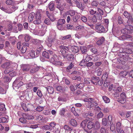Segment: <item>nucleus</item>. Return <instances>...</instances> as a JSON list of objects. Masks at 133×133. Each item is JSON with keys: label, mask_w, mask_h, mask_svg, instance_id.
<instances>
[{"label": "nucleus", "mask_w": 133, "mask_h": 133, "mask_svg": "<svg viewBox=\"0 0 133 133\" xmlns=\"http://www.w3.org/2000/svg\"><path fill=\"white\" fill-rule=\"evenodd\" d=\"M84 101L86 102L85 103L86 107L89 110L92 109L93 107L98 105L97 102L92 98H85Z\"/></svg>", "instance_id": "1"}, {"label": "nucleus", "mask_w": 133, "mask_h": 133, "mask_svg": "<svg viewBox=\"0 0 133 133\" xmlns=\"http://www.w3.org/2000/svg\"><path fill=\"white\" fill-rule=\"evenodd\" d=\"M55 41V36H50L48 39V41L46 43L47 45L52 49H54Z\"/></svg>", "instance_id": "2"}, {"label": "nucleus", "mask_w": 133, "mask_h": 133, "mask_svg": "<svg viewBox=\"0 0 133 133\" xmlns=\"http://www.w3.org/2000/svg\"><path fill=\"white\" fill-rule=\"evenodd\" d=\"M67 49L68 50V46L61 45L59 46L58 49V50L59 54H61L64 58L66 57V50H67Z\"/></svg>", "instance_id": "3"}, {"label": "nucleus", "mask_w": 133, "mask_h": 133, "mask_svg": "<svg viewBox=\"0 0 133 133\" xmlns=\"http://www.w3.org/2000/svg\"><path fill=\"white\" fill-rule=\"evenodd\" d=\"M129 50H131L127 49H122L119 50L120 52L118 54V55L121 58H124V57H127L125 54H128L130 53L129 52Z\"/></svg>", "instance_id": "4"}, {"label": "nucleus", "mask_w": 133, "mask_h": 133, "mask_svg": "<svg viewBox=\"0 0 133 133\" xmlns=\"http://www.w3.org/2000/svg\"><path fill=\"white\" fill-rule=\"evenodd\" d=\"M41 14L39 11L37 12L36 14L35 19L33 21V23L35 24H40L41 22Z\"/></svg>", "instance_id": "5"}, {"label": "nucleus", "mask_w": 133, "mask_h": 133, "mask_svg": "<svg viewBox=\"0 0 133 133\" xmlns=\"http://www.w3.org/2000/svg\"><path fill=\"white\" fill-rule=\"evenodd\" d=\"M65 23V20L64 19H59L57 24V27L59 30H63L64 28L63 24Z\"/></svg>", "instance_id": "6"}, {"label": "nucleus", "mask_w": 133, "mask_h": 133, "mask_svg": "<svg viewBox=\"0 0 133 133\" xmlns=\"http://www.w3.org/2000/svg\"><path fill=\"white\" fill-rule=\"evenodd\" d=\"M68 47L69 51L74 54L77 53L79 51V48L76 46L70 45L68 46Z\"/></svg>", "instance_id": "7"}, {"label": "nucleus", "mask_w": 133, "mask_h": 133, "mask_svg": "<svg viewBox=\"0 0 133 133\" xmlns=\"http://www.w3.org/2000/svg\"><path fill=\"white\" fill-rule=\"evenodd\" d=\"M95 29L97 31L98 33L104 32L105 31L104 26L101 24H96Z\"/></svg>", "instance_id": "8"}, {"label": "nucleus", "mask_w": 133, "mask_h": 133, "mask_svg": "<svg viewBox=\"0 0 133 133\" xmlns=\"http://www.w3.org/2000/svg\"><path fill=\"white\" fill-rule=\"evenodd\" d=\"M71 35L70 34H69L64 36H62L60 38L62 43H63L66 41H70L71 39Z\"/></svg>", "instance_id": "9"}, {"label": "nucleus", "mask_w": 133, "mask_h": 133, "mask_svg": "<svg viewBox=\"0 0 133 133\" xmlns=\"http://www.w3.org/2000/svg\"><path fill=\"white\" fill-rule=\"evenodd\" d=\"M53 54V52L50 50H47V51H44L42 53V56L47 58H49L50 55Z\"/></svg>", "instance_id": "10"}, {"label": "nucleus", "mask_w": 133, "mask_h": 133, "mask_svg": "<svg viewBox=\"0 0 133 133\" xmlns=\"http://www.w3.org/2000/svg\"><path fill=\"white\" fill-rule=\"evenodd\" d=\"M129 59V57H128L127 56L124 57V58H117V60L119 63L123 65L125 64L126 62Z\"/></svg>", "instance_id": "11"}, {"label": "nucleus", "mask_w": 133, "mask_h": 133, "mask_svg": "<svg viewBox=\"0 0 133 133\" xmlns=\"http://www.w3.org/2000/svg\"><path fill=\"white\" fill-rule=\"evenodd\" d=\"M62 0H55V2L56 4L57 8L60 11H62L64 8L61 5Z\"/></svg>", "instance_id": "12"}, {"label": "nucleus", "mask_w": 133, "mask_h": 133, "mask_svg": "<svg viewBox=\"0 0 133 133\" xmlns=\"http://www.w3.org/2000/svg\"><path fill=\"white\" fill-rule=\"evenodd\" d=\"M6 109L5 107V105L3 103H1V115H4L6 114Z\"/></svg>", "instance_id": "13"}, {"label": "nucleus", "mask_w": 133, "mask_h": 133, "mask_svg": "<svg viewBox=\"0 0 133 133\" xmlns=\"http://www.w3.org/2000/svg\"><path fill=\"white\" fill-rule=\"evenodd\" d=\"M21 69L24 72H27L30 69L29 66L28 65L23 64L21 65Z\"/></svg>", "instance_id": "14"}, {"label": "nucleus", "mask_w": 133, "mask_h": 133, "mask_svg": "<svg viewBox=\"0 0 133 133\" xmlns=\"http://www.w3.org/2000/svg\"><path fill=\"white\" fill-rule=\"evenodd\" d=\"M99 78L97 76H93L91 77V79L90 80L91 82L95 85H97L98 81H99Z\"/></svg>", "instance_id": "15"}, {"label": "nucleus", "mask_w": 133, "mask_h": 133, "mask_svg": "<svg viewBox=\"0 0 133 133\" xmlns=\"http://www.w3.org/2000/svg\"><path fill=\"white\" fill-rule=\"evenodd\" d=\"M76 6L82 10H83L84 8L82 6V3L79 2L80 0H73Z\"/></svg>", "instance_id": "16"}, {"label": "nucleus", "mask_w": 133, "mask_h": 133, "mask_svg": "<svg viewBox=\"0 0 133 133\" xmlns=\"http://www.w3.org/2000/svg\"><path fill=\"white\" fill-rule=\"evenodd\" d=\"M40 69V67L36 65L33 67L30 70L31 74H34L38 71Z\"/></svg>", "instance_id": "17"}, {"label": "nucleus", "mask_w": 133, "mask_h": 133, "mask_svg": "<svg viewBox=\"0 0 133 133\" xmlns=\"http://www.w3.org/2000/svg\"><path fill=\"white\" fill-rule=\"evenodd\" d=\"M132 37V36L128 34L124 35H122L120 38L121 40H125L127 39H128Z\"/></svg>", "instance_id": "18"}, {"label": "nucleus", "mask_w": 133, "mask_h": 133, "mask_svg": "<svg viewBox=\"0 0 133 133\" xmlns=\"http://www.w3.org/2000/svg\"><path fill=\"white\" fill-rule=\"evenodd\" d=\"M18 8V6L17 5L12 6L11 8L9 9V11L8 12L9 14H10L14 12Z\"/></svg>", "instance_id": "19"}, {"label": "nucleus", "mask_w": 133, "mask_h": 133, "mask_svg": "<svg viewBox=\"0 0 133 133\" xmlns=\"http://www.w3.org/2000/svg\"><path fill=\"white\" fill-rule=\"evenodd\" d=\"M105 40L104 38L103 37H102L99 38V39L96 42V44L98 45H101L104 43Z\"/></svg>", "instance_id": "20"}, {"label": "nucleus", "mask_w": 133, "mask_h": 133, "mask_svg": "<svg viewBox=\"0 0 133 133\" xmlns=\"http://www.w3.org/2000/svg\"><path fill=\"white\" fill-rule=\"evenodd\" d=\"M67 59L69 61H73L75 59L74 56L71 54H68L66 55Z\"/></svg>", "instance_id": "21"}, {"label": "nucleus", "mask_w": 133, "mask_h": 133, "mask_svg": "<svg viewBox=\"0 0 133 133\" xmlns=\"http://www.w3.org/2000/svg\"><path fill=\"white\" fill-rule=\"evenodd\" d=\"M69 124L73 127H76L77 124L76 121L74 119H71L69 120Z\"/></svg>", "instance_id": "22"}, {"label": "nucleus", "mask_w": 133, "mask_h": 133, "mask_svg": "<svg viewBox=\"0 0 133 133\" xmlns=\"http://www.w3.org/2000/svg\"><path fill=\"white\" fill-rule=\"evenodd\" d=\"M88 19L90 22L94 24H95L96 22L97 19L95 15L93 16L92 17L89 16Z\"/></svg>", "instance_id": "23"}, {"label": "nucleus", "mask_w": 133, "mask_h": 133, "mask_svg": "<svg viewBox=\"0 0 133 133\" xmlns=\"http://www.w3.org/2000/svg\"><path fill=\"white\" fill-rule=\"evenodd\" d=\"M35 16H36V14L34 12H32L30 13L28 17L29 21H30V22H32Z\"/></svg>", "instance_id": "24"}, {"label": "nucleus", "mask_w": 133, "mask_h": 133, "mask_svg": "<svg viewBox=\"0 0 133 133\" xmlns=\"http://www.w3.org/2000/svg\"><path fill=\"white\" fill-rule=\"evenodd\" d=\"M116 126L117 131L119 133L120 130H122L121 129L122 126L121 123L120 122H117L116 124Z\"/></svg>", "instance_id": "25"}, {"label": "nucleus", "mask_w": 133, "mask_h": 133, "mask_svg": "<svg viewBox=\"0 0 133 133\" xmlns=\"http://www.w3.org/2000/svg\"><path fill=\"white\" fill-rule=\"evenodd\" d=\"M43 50V47L42 45H40L38 46L37 47L36 51V52L37 53V54L39 56L40 53Z\"/></svg>", "instance_id": "26"}, {"label": "nucleus", "mask_w": 133, "mask_h": 133, "mask_svg": "<svg viewBox=\"0 0 133 133\" xmlns=\"http://www.w3.org/2000/svg\"><path fill=\"white\" fill-rule=\"evenodd\" d=\"M45 88L49 93L51 94L54 92V89L53 87L49 86L45 87Z\"/></svg>", "instance_id": "27"}, {"label": "nucleus", "mask_w": 133, "mask_h": 133, "mask_svg": "<svg viewBox=\"0 0 133 133\" xmlns=\"http://www.w3.org/2000/svg\"><path fill=\"white\" fill-rule=\"evenodd\" d=\"M50 62L53 64H55L61 65V62H56L55 58L53 57H51L50 59Z\"/></svg>", "instance_id": "28"}, {"label": "nucleus", "mask_w": 133, "mask_h": 133, "mask_svg": "<svg viewBox=\"0 0 133 133\" xmlns=\"http://www.w3.org/2000/svg\"><path fill=\"white\" fill-rule=\"evenodd\" d=\"M66 14V15H70L72 17L75 15V13L74 10H70L67 11Z\"/></svg>", "instance_id": "29"}, {"label": "nucleus", "mask_w": 133, "mask_h": 133, "mask_svg": "<svg viewBox=\"0 0 133 133\" xmlns=\"http://www.w3.org/2000/svg\"><path fill=\"white\" fill-rule=\"evenodd\" d=\"M94 123L92 122H89L87 125V127L89 129H91L92 128H94Z\"/></svg>", "instance_id": "30"}, {"label": "nucleus", "mask_w": 133, "mask_h": 133, "mask_svg": "<svg viewBox=\"0 0 133 133\" xmlns=\"http://www.w3.org/2000/svg\"><path fill=\"white\" fill-rule=\"evenodd\" d=\"M47 15L48 17L51 21L53 22L55 20L56 18L53 14H47Z\"/></svg>", "instance_id": "31"}, {"label": "nucleus", "mask_w": 133, "mask_h": 133, "mask_svg": "<svg viewBox=\"0 0 133 133\" xmlns=\"http://www.w3.org/2000/svg\"><path fill=\"white\" fill-rule=\"evenodd\" d=\"M102 98L105 103H107L110 102V100L109 98L106 96H103Z\"/></svg>", "instance_id": "32"}, {"label": "nucleus", "mask_w": 133, "mask_h": 133, "mask_svg": "<svg viewBox=\"0 0 133 133\" xmlns=\"http://www.w3.org/2000/svg\"><path fill=\"white\" fill-rule=\"evenodd\" d=\"M80 49L83 54H85L87 52V48L85 46H81Z\"/></svg>", "instance_id": "33"}, {"label": "nucleus", "mask_w": 133, "mask_h": 133, "mask_svg": "<svg viewBox=\"0 0 133 133\" xmlns=\"http://www.w3.org/2000/svg\"><path fill=\"white\" fill-rule=\"evenodd\" d=\"M55 4L53 2H51L49 4V8L50 10L52 11L55 9Z\"/></svg>", "instance_id": "34"}, {"label": "nucleus", "mask_w": 133, "mask_h": 133, "mask_svg": "<svg viewBox=\"0 0 133 133\" xmlns=\"http://www.w3.org/2000/svg\"><path fill=\"white\" fill-rule=\"evenodd\" d=\"M123 15L126 18L128 19L131 18L132 17L131 14L127 11H125Z\"/></svg>", "instance_id": "35"}, {"label": "nucleus", "mask_w": 133, "mask_h": 133, "mask_svg": "<svg viewBox=\"0 0 133 133\" xmlns=\"http://www.w3.org/2000/svg\"><path fill=\"white\" fill-rule=\"evenodd\" d=\"M21 106L23 109L25 111H29L30 110V109L27 108V107L26 106V104L25 103H22L21 104Z\"/></svg>", "instance_id": "36"}, {"label": "nucleus", "mask_w": 133, "mask_h": 133, "mask_svg": "<svg viewBox=\"0 0 133 133\" xmlns=\"http://www.w3.org/2000/svg\"><path fill=\"white\" fill-rule=\"evenodd\" d=\"M37 54V53L36 52V55H35L34 51V50H32L31 52L30 53V56L32 58H35L36 57H37L39 56Z\"/></svg>", "instance_id": "37"}, {"label": "nucleus", "mask_w": 133, "mask_h": 133, "mask_svg": "<svg viewBox=\"0 0 133 133\" xmlns=\"http://www.w3.org/2000/svg\"><path fill=\"white\" fill-rule=\"evenodd\" d=\"M128 74V72L126 71H121L119 74L120 76L122 77H125Z\"/></svg>", "instance_id": "38"}, {"label": "nucleus", "mask_w": 133, "mask_h": 133, "mask_svg": "<svg viewBox=\"0 0 133 133\" xmlns=\"http://www.w3.org/2000/svg\"><path fill=\"white\" fill-rule=\"evenodd\" d=\"M10 65L9 62H6L3 63L1 66L2 68H6L8 67Z\"/></svg>", "instance_id": "39"}, {"label": "nucleus", "mask_w": 133, "mask_h": 133, "mask_svg": "<svg viewBox=\"0 0 133 133\" xmlns=\"http://www.w3.org/2000/svg\"><path fill=\"white\" fill-rule=\"evenodd\" d=\"M79 18V16L78 15H76L71 17V20H72L74 22H77Z\"/></svg>", "instance_id": "40"}, {"label": "nucleus", "mask_w": 133, "mask_h": 133, "mask_svg": "<svg viewBox=\"0 0 133 133\" xmlns=\"http://www.w3.org/2000/svg\"><path fill=\"white\" fill-rule=\"evenodd\" d=\"M84 84L83 83H80L76 84L75 86L76 88H78L80 89H81L84 86Z\"/></svg>", "instance_id": "41"}, {"label": "nucleus", "mask_w": 133, "mask_h": 133, "mask_svg": "<svg viewBox=\"0 0 133 133\" xmlns=\"http://www.w3.org/2000/svg\"><path fill=\"white\" fill-rule=\"evenodd\" d=\"M100 127V125L99 122L97 121L95 122V124H94V128L96 129H99Z\"/></svg>", "instance_id": "42"}, {"label": "nucleus", "mask_w": 133, "mask_h": 133, "mask_svg": "<svg viewBox=\"0 0 133 133\" xmlns=\"http://www.w3.org/2000/svg\"><path fill=\"white\" fill-rule=\"evenodd\" d=\"M13 71V70L12 69H11V68H9L5 70L4 71V73L5 74H7L12 72Z\"/></svg>", "instance_id": "43"}, {"label": "nucleus", "mask_w": 133, "mask_h": 133, "mask_svg": "<svg viewBox=\"0 0 133 133\" xmlns=\"http://www.w3.org/2000/svg\"><path fill=\"white\" fill-rule=\"evenodd\" d=\"M73 80H76L78 81H80L81 80V77L80 76H78L77 75L74 76L72 77V78Z\"/></svg>", "instance_id": "44"}, {"label": "nucleus", "mask_w": 133, "mask_h": 133, "mask_svg": "<svg viewBox=\"0 0 133 133\" xmlns=\"http://www.w3.org/2000/svg\"><path fill=\"white\" fill-rule=\"evenodd\" d=\"M125 27L128 30H133V25H127L125 26Z\"/></svg>", "instance_id": "45"}, {"label": "nucleus", "mask_w": 133, "mask_h": 133, "mask_svg": "<svg viewBox=\"0 0 133 133\" xmlns=\"http://www.w3.org/2000/svg\"><path fill=\"white\" fill-rule=\"evenodd\" d=\"M64 128L65 130L67 131H71L72 129V128L67 125H65L64 126Z\"/></svg>", "instance_id": "46"}, {"label": "nucleus", "mask_w": 133, "mask_h": 133, "mask_svg": "<svg viewBox=\"0 0 133 133\" xmlns=\"http://www.w3.org/2000/svg\"><path fill=\"white\" fill-rule=\"evenodd\" d=\"M25 116L26 118L28 120H32L34 118V116L32 115L25 114Z\"/></svg>", "instance_id": "47"}, {"label": "nucleus", "mask_w": 133, "mask_h": 133, "mask_svg": "<svg viewBox=\"0 0 133 133\" xmlns=\"http://www.w3.org/2000/svg\"><path fill=\"white\" fill-rule=\"evenodd\" d=\"M87 121L86 120L83 121L81 124V126L83 128H84L87 125Z\"/></svg>", "instance_id": "48"}, {"label": "nucleus", "mask_w": 133, "mask_h": 133, "mask_svg": "<svg viewBox=\"0 0 133 133\" xmlns=\"http://www.w3.org/2000/svg\"><path fill=\"white\" fill-rule=\"evenodd\" d=\"M127 23L129 25H133V19L132 17L131 18H129V19H128Z\"/></svg>", "instance_id": "49"}, {"label": "nucleus", "mask_w": 133, "mask_h": 133, "mask_svg": "<svg viewBox=\"0 0 133 133\" xmlns=\"http://www.w3.org/2000/svg\"><path fill=\"white\" fill-rule=\"evenodd\" d=\"M115 124L112 122L110 125V129L112 132H114L115 131Z\"/></svg>", "instance_id": "50"}, {"label": "nucleus", "mask_w": 133, "mask_h": 133, "mask_svg": "<svg viewBox=\"0 0 133 133\" xmlns=\"http://www.w3.org/2000/svg\"><path fill=\"white\" fill-rule=\"evenodd\" d=\"M107 2H105L104 0L101 1L99 2V4L102 6H103L104 7V8L105 7H107Z\"/></svg>", "instance_id": "51"}, {"label": "nucleus", "mask_w": 133, "mask_h": 133, "mask_svg": "<svg viewBox=\"0 0 133 133\" xmlns=\"http://www.w3.org/2000/svg\"><path fill=\"white\" fill-rule=\"evenodd\" d=\"M108 123L107 119L106 118H103L102 120V124L104 126H106Z\"/></svg>", "instance_id": "52"}, {"label": "nucleus", "mask_w": 133, "mask_h": 133, "mask_svg": "<svg viewBox=\"0 0 133 133\" xmlns=\"http://www.w3.org/2000/svg\"><path fill=\"white\" fill-rule=\"evenodd\" d=\"M8 120L6 117H1V123H5L8 122Z\"/></svg>", "instance_id": "53"}, {"label": "nucleus", "mask_w": 133, "mask_h": 133, "mask_svg": "<svg viewBox=\"0 0 133 133\" xmlns=\"http://www.w3.org/2000/svg\"><path fill=\"white\" fill-rule=\"evenodd\" d=\"M126 101V99L120 98L118 100V101L121 104H124Z\"/></svg>", "instance_id": "54"}, {"label": "nucleus", "mask_w": 133, "mask_h": 133, "mask_svg": "<svg viewBox=\"0 0 133 133\" xmlns=\"http://www.w3.org/2000/svg\"><path fill=\"white\" fill-rule=\"evenodd\" d=\"M74 66V65L71 63L66 68V70L67 71H69V70L71 69Z\"/></svg>", "instance_id": "55"}, {"label": "nucleus", "mask_w": 133, "mask_h": 133, "mask_svg": "<svg viewBox=\"0 0 133 133\" xmlns=\"http://www.w3.org/2000/svg\"><path fill=\"white\" fill-rule=\"evenodd\" d=\"M56 89L57 91L60 92H63V88L61 86H58L56 87Z\"/></svg>", "instance_id": "56"}, {"label": "nucleus", "mask_w": 133, "mask_h": 133, "mask_svg": "<svg viewBox=\"0 0 133 133\" xmlns=\"http://www.w3.org/2000/svg\"><path fill=\"white\" fill-rule=\"evenodd\" d=\"M26 47L25 46H23L21 49V51L22 53H24L26 52Z\"/></svg>", "instance_id": "57"}, {"label": "nucleus", "mask_w": 133, "mask_h": 133, "mask_svg": "<svg viewBox=\"0 0 133 133\" xmlns=\"http://www.w3.org/2000/svg\"><path fill=\"white\" fill-rule=\"evenodd\" d=\"M1 9L5 12L8 13V12L9 11V9H7L5 6H2V7H1Z\"/></svg>", "instance_id": "58"}, {"label": "nucleus", "mask_w": 133, "mask_h": 133, "mask_svg": "<svg viewBox=\"0 0 133 133\" xmlns=\"http://www.w3.org/2000/svg\"><path fill=\"white\" fill-rule=\"evenodd\" d=\"M30 38V36L28 34L26 35L24 37V39L26 42L29 41Z\"/></svg>", "instance_id": "59"}, {"label": "nucleus", "mask_w": 133, "mask_h": 133, "mask_svg": "<svg viewBox=\"0 0 133 133\" xmlns=\"http://www.w3.org/2000/svg\"><path fill=\"white\" fill-rule=\"evenodd\" d=\"M98 3L96 1H93L91 3L92 6L93 7L96 6L98 5Z\"/></svg>", "instance_id": "60"}, {"label": "nucleus", "mask_w": 133, "mask_h": 133, "mask_svg": "<svg viewBox=\"0 0 133 133\" xmlns=\"http://www.w3.org/2000/svg\"><path fill=\"white\" fill-rule=\"evenodd\" d=\"M37 95L40 97H41L43 96V94L41 91L39 90H37Z\"/></svg>", "instance_id": "61"}, {"label": "nucleus", "mask_w": 133, "mask_h": 133, "mask_svg": "<svg viewBox=\"0 0 133 133\" xmlns=\"http://www.w3.org/2000/svg\"><path fill=\"white\" fill-rule=\"evenodd\" d=\"M5 3L7 5H10L13 3V2L12 0H6V1Z\"/></svg>", "instance_id": "62"}, {"label": "nucleus", "mask_w": 133, "mask_h": 133, "mask_svg": "<svg viewBox=\"0 0 133 133\" xmlns=\"http://www.w3.org/2000/svg\"><path fill=\"white\" fill-rule=\"evenodd\" d=\"M43 109V107L38 106L36 108V110L38 111H41Z\"/></svg>", "instance_id": "63"}, {"label": "nucleus", "mask_w": 133, "mask_h": 133, "mask_svg": "<svg viewBox=\"0 0 133 133\" xmlns=\"http://www.w3.org/2000/svg\"><path fill=\"white\" fill-rule=\"evenodd\" d=\"M65 112V109L62 108L61 109L59 112V114L61 115H64Z\"/></svg>", "instance_id": "64"}]
</instances>
